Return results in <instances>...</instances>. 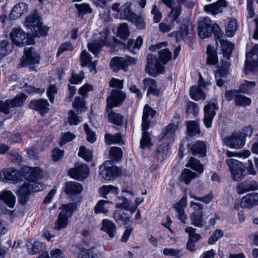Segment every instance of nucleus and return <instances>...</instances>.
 Instances as JSON below:
<instances>
[{"instance_id": "f257e3e1", "label": "nucleus", "mask_w": 258, "mask_h": 258, "mask_svg": "<svg viewBox=\"0 0 258 258\" xmlns=\"http://www.w3.org/2000/svg\"><path fill=\"white\" fill-rule=\"evenodd\" d=\"M167 42H163L150 47L151 51L158 50V59L152 54H148L147 56V64L146 67V72L153 77L159 74H164L166 64L172 58V53L166 47Z\"/></svg>"}, {"instance_id": "f03ea898", "label": "nucleus", "mask_w": 258, "mask_h": 258, "mask_svg": "<svg viewBox=\"0 0 258 258\" xmlns=\"http://www.w3.org/2000/svg\"><path fill=\"white\" fill-rule=\"evenodd\" d=\"M198 34L202 39L210 37L213 32L216 38L219 37L220 29L217 24H212L211 19L208 17L203 18L199 22Z\"/></svg>"}, {"instance_id": "7ed1b4c3", "label": "nucleus", "mask_w": 258, "mask_h": 258, "mask_svg": "<svg viewBox=\"0 0 258 258\" xmlns=\"http://www.w3.org/2000/svg\"><path fill=\"white\" fill-rule=\"evenodd\" d=\"M25 25L27 28L30 29L35 36H44L47 35L48 29L42 26L41 18L37 14L27 17L25 20Z\"/></svg>"}, {"instance_id": "20e7f679", "label": "nucleus", "mask_w": 258, "mask_h": 258, "mask_svg": "<svg viewBox=\"0 0 258 258\" xmlns=\"http://www.w3.org/2000/svg\"><path fill=\"white\" fill-rule=\"evenodd\" d=\"M43 189V185L37 181L25 182L18 192V201L22 205L26 204L31 192H37Z\"/></svg>"}, {"instance_id": "39448f33", "label": "nucleus", "mask_w": 258, "mask_h": 258, "mask_svg": "<svg viewBox=\"0 0 258 258\" xmlns=\"http://www.w3.org/2000/svg\"><path fill=\"white\" fill-rule=\"evenodd\" d=\"M77 204L76 203H70L62 206V210L59 213L57 220L55 222L54 229L57 230L66 227L68 224L69 218L76 210Z\"/></svg>"}, {"instance_id": "423d86ee", "label": "nucleus", "mask_w": 258, "mask_h": 258, "mask_svg": "<svg viewBox=\"0 0 258 258\" xmlns=\"http://www.w3.org/2000/svg\"><path fill=\"white\" fill-rule=\"evenodd\" d=\"M225 162L228 166L233 180L240 181L246 175L245 167L241 162L234 159H229L226 160Z\"/></svg>"}, {"instance_id": "0eeeda50", "label": "nucleus", "mask_w": 258, "mask_h": 258, "mask_svg": "<svg viewBox=\"0 0 258 258\" xmlns=\"http://www.w3.org/2000/svg\"><path fill=\"white\" fill-rule=\"evenodd\" d=\"M27 99L24 93H20L12 99H7L5 101H0V111L5 114L10 112L11 108L22 106Z\"/></svg>"}, {"instance_id": "6e6552de", "label": "nucleus", "mask_w": 258, "mask_h": 258, "mask_svg": "<svg viewBox=\"0 0 258 258\" xmlns=\"http://www.w3.org/2000/svg\"><path fill=\"white\" fill-rule=\"evenodd\" d=\"M83 189L82 184L75 181H69L66 183L64 191L73 201L80 203L82 201L81 193Z\"/></svg>"}, {"instance_id": "1a4fd4ad", "label": "nucleus", "mask_w": 258, "mask_h": 258, "mask_svg": "<svg viewBox=\"0 0 258 258\" xmlns=\"http://www.w3.org/2000/svg\"><path fill=\"white\" fill-rule=\"evenodd\" d=\"M137 62V58L130 56L114 57L111 60L110 66L114 72H117L120 69L126 71L128 66L136 64Z\"/></svg>"}, {"instance_id": "9d476101", "label": "nucleus", "mask_w": 258, "mask_h": 258, "mask_svg": "<svg viewBox=\"0 0 258 258\" xmlns=\"http://www.w3.org/2000/svg\"><path fill=\"white\" fill-rule=\"evenodd\" d=\"M10 37L12 41L16 45L23 46L26 44H31L33 40L28 37L27 33L23 31L20 28L13 29L10 34Z\"/></svg>"}, {"instance_id": "9b49d317", "label": "nucleus", "mask_w": 258, "mask_h": 258, "mask_svg": "<svg viewBox=\"0 0 258 258\" xmlns=\"http://www.w3.org/2000/svg\"><path fill=\"white\" fill-rule=\"evenodd\" d=\"M126 98L125 93L120 90L113 89L111 95L107 98L106 111L109 112L113 107L120 106Z\"/></svg>"}, {"instance_id": "f8f14e48", "label": "nucleus", "mask_w": 258, "mask_h": 258, "mask_svg": "<svg viewBox=\"0 0 258 258\" xmlns=\"http://www.w3.org/2000/svg\"><path fill=\"white\" fill-rule=\"evenodd\" d=\"M111 164L110 162H106L99 168L100 175L106 180L113 179L121 173L119 168L115 166H110Z\"/></svg>"}, {"instance_id": "ddd939ff", "label": "nucleus", "mask_w": 258, "mask_h": 258, "mask_svg": "<svg viewBox=\"0 0 258 258\" xmlns=\"http://www.w3.org/2000/svg\"><path fill=\"white\" fill-rule=\"evenodd\" d=\"M223 141L226 146L236 149L241 148L245 144L244 136L240 132L224 138Z\"/></svg>"}, {"instance_id": "4468645a", "label": "nucleus", "mask_w": 258, "mask_h": 258, "mask_svg": "<svg viewBox=\"0 0 258 258\" xmlns=\"http://www.w3.org/2000/svg\"><path fill=\"white\" fill-rule=\"evenodd\" d=\"M258 65V44L254 45L250 51L246 54L245 72L253 71Z\"/></svg>"}, {"instance_id": "2eb2a0df", "label": "nucleus", "mask_w": 258, "mask_h": 258, "mask_svg": "<svg viewBox=\"0 0 258 258\" xmlns=\"http://www.w3.org/2000/svg\"><path fill=\"white\" fill-rule=\"evenodd\" d=\"M209 82H205L200 75L198 86H194L190 88V94L192 98L195 100L204 99L206 97L205 91L207 87L210 85Z\"/></svg>"}, {"instance_id": "dca6fc26", "label": "nucleus", "mask_w": 258, "mask_h": 258, "mask_svg": "<svg viewBox=\"0 0 258 258\" xmlns=\"http://www.w3.org/2000/svg\"><path fill=\"white\" fill-rule=\"evenodd\" d=\"M39 60V55L35 51L34 48L31 47L25 50L24 55L22 57L19 66L24 67L28 65L38 64Z\"/></svg>"}, {"instance_id": "f3484780", "label": "nucleus", "mask_w": 258, "mask_h": 258, "mask_svg": "<svg viewBox=\"0 0 258 258\" xmlns=\"http://www.w3.org/2000/svg\"><path fill=\"white\" fill-rule=\"evenodd\" d=\"M100 37L97 40H94L88 43V48L89 51L97 55L103 46H109L108 40V34L106 32L100 33Z\"/></svg>"}, {"instance_id": "a211bd4d", "label": "nucleus", "mask_w": 258, "mask_h": 258, "mask_svg": "<svg viewBox=\"0 0 258 258\" xmlns=\"http://www.w3.org/2000/svg\"><path fill=\"white\" fill-rule=\"evenodd\" d=\"M0 177L5 182H19L22 179L23 175L18 170L14 168L4 169L0 171Z\"/></svg>"}, {"instance_id": "6ab92c4d", "label": "nucleus", "mask_w": 258, "mask_h": 258, "mask_svg": "<svg viewBox=\"0 0 258 258\" xmlns=\"http://www.w3.org/2000/svg\"><path fill=\"white\" fill-rule=\"evenodd\" d=\"M89 171L87 165L76 163L75 167L70 170L69 175L74 179L82 180L88 176Z\"/></svg>"}, {"instance_id": "aec40b11", "label": "nucleus", "mask_w": 258, "mask_h": 258, "mask_svg": "<svg viewBox=\"0 0 258 258\" xmlns=\"http://www.w3.org/2000/svg\"><path fill=\"white\" fill-rule=\"evenodd\" d=\"M218 108L217 104L213 102H209L204 107V118L203 121L207 127L209 128L211 126L214 117L215 116L216 111Z\"/></svg>"}, {"instance_id": "412c9836", "label": "nucleus", "mask_w": 258, "mask_h": 258, "mask_svg": "<svg viewBox=\"0 0 258 258\" xmlns=\"http://www.w3.org/2000/svg\"><path fill=\"white\" fill-rule=\"evenodd\" d=\"M192 27L190 22L186 21L185 23L182 24L180 26V31H174L169 34L170 36H175L177 41L183 39L186 40L190 37L192 33Z\"/></svg>"}, {"instance_id": "4be33fe9", "label": "nucleus", "mask_w": 258, "mask_h": 258, "mask_svg": "<svg viewBox=\"0 0 258 258\" xmlns=\"http://www.w3.org/2000/svg\"><path fill=\"white\" fill-rule=\"evenodd\" d=\"M48 105L47 100L37 99L31 101L29 107L31 109L37 111L40 114H44L48 112Z\"/></svg>"}, {"instance_id": "5701e85b", "label": "nucleus", "mask_w": 258, "mask_h": 258, "mask_svg": "<svg viewBox=\"0 0 258 258\" xmlns=\"http://www.w3.org/2000/svg\"><path fill=\"white\" fill-rule=\"evenodd\" d=\"M258 189V183L255 180L241 182L236 187V192L241 195L246 192Z\"/></svg>"}, {"instance_id": "b1692460", "label": "nucleus", "mask_w": 258, "mask_h": 258, "mask_svg": "<svg viewBox=\"0 0 258 258\" xmlns=\"http://www.w3.org/2000/svg\"><path fill=\"white\" fill-rule=\"evenodd\" d=\"M222 35L223 34L220 33L219 37L216 38V42H217L218 40L221 45V50L223 57L226 58L227 60H229L232 51L233 50L234 45L231 42L222 39Z\"/></svg>"}, {"instance_id": "393cba45", "label": "nucleus", "mask_w": 258, "mask_h": 258, "mask_svg": "<svg viewBox=\"0 0 258 258\" xmlns=\"http://www.w3.org/2000/svg\"><path fill=\"white\" fill-rule=\"evenodd\" d=\"M258 205V193L247 194L242 198L240 206L243 208H250Z\"/></svg>"}, {"instance_id": "a878e982", "label": "nucleus", "mask_w": 258, "mask_h": 258, "mask_svg": "<svg viewBox=\"0 0 258 258\" xmlns=\"http://www.w3.org/2000/svg\"><path fill=\"white\" fill-rule=\"evenodd\" d=\"M42 175V172L39 167H27L25 169V178L27 182L36 181L40 178Z\"/></svg>"}, {"instance_id": "bb28decb", "label": "nucleus", "mask_w": 258, "mask_h": 258, "mask_svg": "<svg viewBox=\"0 0 258 258\" xmlns=\"http://www.w3.org/2000/svg\"><path fill=\"white\" fill-rule=\"evenodd\" d=\"M188 149L194 156L203 157L206 155V145L203 141L196 142Z\"/></svg>"}, {"instance_id": "cd10ccee", "label": "nucleus", "mask_w": 258, "mask_h": 258, "mask_svg": "<svg viewBox=\"0 0 258 258\" xmlns=\"http://www.w3.org/2000/svg\"><path fill=\"white\" fill-rule=\"evenodd\" d=\"M15 203V197L9 190L3 191L0 193V205L6 204L9 207L12 208Z\"/></svg>"}, {"instance_id": "c85d7f7f", "label": "nucleus", "mask_w": 258, "mask_h": 258, "mask_svg": "<svg viewBox=\"0 0 258 258\" xmlns=\"http://www.w3.org/2000/svg\"><path fill=\"white\" fill-rule=\"evenodd\" d=\"M156 111L153 110L148 104L145 105L143 110V115L142 117V127L143 129H148L150 126V120L148 119V117L150 115L153 117L156 114Z\"/></svg>"}, {"instance_id": "c756f323", "label": "nucleus", "mask_w": 258, "mask_h": 258, "mask_svg": "<svg viewBox=\"0 0 258 258\" xmlns=\"http://www.w3.org/2000/svg\"><path fill=\"white\" fill-rule=\"evenodd\" d=\"M28 6L24 3H20L15 6L10 14V18L15 20L21 17L28 11Z\"/></svg>"}, {"instance_id": "7c9ffc66", "label": "nucleus", "mask_w": 258, "mask_h": 258, "mask_svg": "<svg viewBox=\"0 0 258 258\" xmlns=\"http://www.w3.org/2000/svg\"><path fill=\"white\" fill-rule=\"evenodd\" d=\"M177 128V124H169L163 128L160 138L162 141L171 140Z\"/></svg>"}, {"instance_id": "2f4dec72", "label": "nucleus", "mask_w": 258, "mask_h": 258, "mask_svg": "<svg viewBox=\"0 0 258 258\" xmlns=\"http://www.w3.org/2000/svg\"><path fill=\"white\" fill-rule=\"evenodd\" d=\"M226 4L225 0H219L215 4L205 6L204 10L206 12L215 15L222 12V8L226 6Z\"/></svg>"}, {"instance_id": "473e14b6", "label": "nucleus", "mask_w": 258, "mask_h": 258, "mask_svg": "<svg viewBox=\"0 0 258 258\" xmlns=\"http://www.w3.org/2000/svg\"><path fill=\"white\" fill-rule=\"evenodd\" d=\"M145 88H147V96L151 94L155 96H158L160 94L159 90L157 88L156 81L151 78H146L143 80Z\"/></svg>"}, {"instance_id": "72a5a7b5", "label": "nucleus", "mask_w": 258, "mask_h": 258, "mask_svg": "<svg viewBox=\"0 0 258 258\" xmlns=\"http://www.w3.org/2000/svg\"><path fill=\"white\" fill-rule=\"evenodd\" d=\"M102 230L106 232L109 237L113 238L116 233V227L115 224L111 221L104 219L102 220Z\"/></svg>"}, {"instance_id": "f704fd0d", "label": "nucleus", "mask_w": 258, "mask_h": 258, "mask_svg": "<svg viewBox=\"0 0 258 258\" xmlns=\"http://www.w3.org/2000/svg\"><path fill=\"white\" fill-rule=\"evenodd\" d=\"M143 44V39L141 37H138L135 41L133 39H128L126 45V48L131 53L136 54Z\"/></svg>"}, {"instance_id": "c9c22d12", "label": "nucleus", "mask_w": 258, "mask_h": 258, "mask_svg": "<svg viewBox=\"0 0 258 258\" xmlns=\"http://www.w3.org/2000/svg\"><path fill=\"white\" fill-rule=\"evenodd\" d=\"M113 218L117 223L123 225L128 224L131 221L130 218L127 217L126 214L122 211H115Z\"/></svg>"}, {"instance_id": "e433bc0d", "label": "nucleus", "mask_w": 258, "mask_h": 258, "mask_svg": "<svg viewBox=\"0 0 258 258\" xmlns=\"http://www.w3.org/2000/svg\"><path fill=\"white\" fill-rule=\"evenodd\" d=\"M13 49V45L8 40L0 42V59L11 53Z\"/></svg>"}, {"instance_id": "4c0bfd02", "label": "nucleus", "mask_w": 258, "mask_h": 258, "mask_svg": "<svg viewBox=\"0 0 258 258\" xmlns=\"http://www.w3.org/2000/svg\"><path fill=\"white\" fill-rule=\"evenodd\" d=\"M203 217V213H192L190 217L191 224L196 227H203L206 223Z\"/></svg>"}, {"instance_id": "58836bf2", "label": "nucleus", "mask_w": 258, "mask_h": 258, "mask_svg": "<svg viewBox=\"0 0 258 258\" xmlns=\"http://www.w3.org/2000/svg\"><path fill=\"white\" fill-rule=\"evenodd\" d=\"M73 250L78 254V258H94L92 252H90V249H86L85 248L82 247L79 245L73 246Z\"/></svg>"}, {"instance_id": "ea45409f", "label": "nucleus", "mask_w": 258, "mask_h": 258, "mask_svg": "<svg viewBox=\"0 0 258 258\" xmlns=\"http://www.w3.org/2000/svg\"><path fill=\"white\" fill-rule=\"evenodd\" d=\"M112 203L109 201L100 200L98 202L96 205L94 207L95 213H107L108 211V207L107 206V205H110Z\"/></svg>"}, {"instance_id": "a19ab883", "label": "nucleus", "mask_w": 258, "mask_h": 258, "mask_svg": "<svg viewBox=\"0 0 258 258\" xmlns=\"http://www.w3.org/2000/svg\"><path fill=\"white\" fill-rule=\"evenodd\" d=\"M168 151V144L164 143L160 145L156 150V158L160 161H163L167 157Z\"/></svg>"}, {"instance_id": "79ce46f5", "label": "nucleus", "mask_w": 258, "mask_h": 258, "mask_svg": "<svg viewBox=\"0 0 258 258\" xmlns=\"http://www.w3.org/2000/svg\"><path fill=\"white\" fill-rule=\"evenodd\" d=\"M100 196L103 198H107V195L109 193L117 195L118 193V188L113 185H103L99 188Z\"/></svg>"}, {"instance_id": "37998d69", "label": "nucleus", "mask_w": 258, "mask_h": 258, "mask_svg": "<svg viewBox=\"0 0 258 258\" xmlns=\"http://www.w3.org/2000/svg\"><path fill=\"white\" fill-rule=\"evenodd\" d=\"M207 62L209 64H215L218 61L217 52L215 49L210 45L207 49Z\"/></svg>"}, {"instance_id": "c03bdc74", "label": "nucleus", "mask_w": 258, "mask_h": 258, "mask_svg": "<svg viewBox=\"0 0 258 258\" xmlns=\"http://www.w3.org/2000/svg\"><path fill=\"white\" fill-rule=\"evenodd\" d=\"M187 132L189 136L193 137L200 134L199 124L195 121H187Z\"/></svg>"}, {"instance_id": "a18cd8bd", "label": "nucleus", "mask_w": 258, "mask_h": 258, "mask_svg": "<svg viewBox=\"0 0 258 258\" xmlns=\"http://www.w3.org/2000/svg\"><path fill=\"white\" fill-rule=\"evenodd\" d=\"M197 175V173H194L189 169H185L180 175V180L187 184L190 182L192 179L196 178Z\"/></svg>"}, {"instance_id": "49530a36", "label": "nucleus", "mask_w": 258, "mask_h": 258, "mask_svg": "<svg viewBox=\"0 0 258 258\" xmlns=\"http://www.w3.org/2000/svg\"><path fill=\"white\" fill-rule=\"evenodd\" d=\"M186 166L190 167L200 174L203 172V166L202 164H201L199 160L195 158L190 157Z\"/></svg>"}, {"instance_id": "de8ad7c7", "label": "nucleus", "mask_w": 258, "mask_h": 258, "mask_svg": "<svg viewBox=\"0 0 258 258\" xmlns=\"http://www.w3.org/2000/svg\"><path fill=\"white\" fill-rule=\"evenodd\" d=\"M108 113L109 121L117 125H121L122 123L123 116L120 114L111 112V110Z\"/></svg>"}, {"instance_id": "09e8293b", "label": "nucleus", "mask_w": 258, "mask_h": 258, "mask_svg": "<svg viewBox=\"0 0 258 258\" xmlns=\"http://www.w3.org/2000/svg\"><path fill=\"white\" fill-rule=\"evenodd\" d=\"M42 247V243L38 241H34L32 243L27 244V249L29 253L31 255L37 253Z\"/></svg>"}, {"instance_id": "8fccbe9b", "label": "nucleus", "mask_w": 258, "mask_h": 258, "mask_svg": "<svg viewBox=\"0 0 258 258\" xmlns=\"http://www.w3.org/2000/svg\"><path fill=\"white\" fill-rule=\"evenodd\" d=\"M251 100L249 98L240 94L236 97L235 103L236 105L246 106L249 105L251 103Z\"/></svg>"}, {"instance_id": "3c124183", "label": "nucleus", "mask_w": 258, "mask_h": 258, "mask_svg": "<svg viewBox=\"0 0 258 258\" xmlns=\"http://www.w3.org/2000/svg\"><path fill=\"white\" fill-rule=\"evenodd\" d=\"M73 107L78 111H83L86 110L85 101L83 98L76 97L73 102Z\"/></svg>"}, {"instance_id": "603ef678", "label": "nucleus", "mask_w": 258, "mask_h": 258, "mask_svg": "<svg viewBox=\"0 0 258 258\" xmlns=\"http://www.w3.org/2000/svg\"><path fill=\"white\" fill-rule=\"evenodd\" d=\"M196 229L187 226L185 229V231L189 235L188 240L194 242H196L201 238V235L199 234L196 233Z\"/></svg>"}, {"instance_id": "864d4df0", "label": "nucleus", "mask_w": 258, "mask_h": 258, "mask_svg": "<svg viewBox=\"0 0 258 258\" xmlns=\"http://www.w3.org/2000/svg\"><path fill=\"white\" fill-rule=\"evenodd\" d=\"M147 130L148 129H143L142 128L143 135L142 139L140 141L141 147L142 148L149 147L151 145L150 135L147 131Z\"/></svg>"}, {"instance_id": "5fc2aeb1", "label": "nucleus", "mask_w": 258, "mask_h": 258, "mask_svg": "<svg viewBox=\"0 0 258 258\" xmlns=\"http://www.w3.org/2000/svg\"><path fill=\"white\" fill-rule=\"evenodd\" d=\"M256 83L254 81H245L239 86L240 91L242 93H248L255 86Z\"/></svg>"}, {"instance_id": "6e6d98bb", "label": "nucleus", "mask_w": 258, "mask_h": 258, "mask_svg": "<svg viewBox=\"0 0 258 258\" xmlns=\"http://www.w3.org/2000/svg\"><path fill=\"white\" fill-rule=\"evenodd\" d=\"M78 155L87 162L90 161L92 158V152L89 150L86 149L84 146L80 147Z\"/></svg>"}, {"instance_id": "4d7b16f0", "label": "nucleus", "mask_w": 258, "mask_h": 258, "mask_svg": "<svg viewBox=\"0 0 258 258\" xmlns=\"http://www.w3.org/2000/svg\"><path fill=\"white\" fill-rule=\"evenodd\" d=\"M181 14V8L180 6H176L171 9V11L168 15L170 21L173 23L177 22V18Z\"/></svg>"}, {"instance_id": "13d9d810", "label": "nucleus", "mask_w": 258, "mask_h": 258, "mask_svg": "<svg viewBox=\"0 0 258 258\" xmlns=\"http://www.w3.org/2000/svg\"><path fill=\"white\" fill-rule=\"evenodd\" d=\"M132 21L138 29H144L145 28L146 23L143 17L137 14H134L132 15Z\"/></svg>"}, {"instance_id": "bf43d9fd", "label": "nucleus", "mask_w": 258, "mask_h": 258, "mask_svg": "<svg viewBox=\"0 0 258 258\" xmlns=\"http://www.w3.org/2000/svg\"><path fill=\"white\" fill-rule=\"evenodd\" d=\"M109 155L112 160L118 161L121 158L122 151L118 147H113L110 149Z\"/></svg>"}, {"instance_id": "052dcab7", "label": "nucleus", "mask_w": 258, "mask_h": 258, "mask_svg": "<svg viewBox=\"0 0 258 258\" xmlns=\"http://www.w3.org/2000/svg\"><path fill=\"white\" fill-rule=\"evenodd\" d=\"M118 35L122 39H125L129 35V29L125 23L121 24L118 27L117 29Z\"/></svg>"}, {"instance_id": "680f3d73", "label": "nucleus", "mask_w": 258, "mask_h": 258, "mask_svg": "<svg viewBox=\"0 0 258 258\" xmlns=\"http://www.w3.org/2000/svg\"><path fill=\"white\" fill-rule=\"evenodd\" d=\"M163 253L165 255L173 256L176 258H179L183 255L181 250L173 248H165L163 249Z\"/></svg>"}, {"instance_id": "e2e57ef3", "label": "nucleus", "mask_w": 258, "mask_h": 258, "mask_svg": "<svg viewBox=\"0 0 258 258\" xmlns=\"http://www.w3.org/2000/svg\"><path fill=\"white\" fill-rule=\"evenodd\" d=\"M236 23V20L232 19L229 21L226 31V34L228 36L232 37L233 36L237 29Z\"/></svg>"}, {"instance_id": "0e129e2a", "label": "nucleus", "mask_w": 258, "mask_h": 258, "mask_svg": "<svg viewBox=\"0 0 258 258\" xmlns=\"http://www.w3.org/2000/svg\"><path fill=\"white\" fill-rule=\"evenodd\" d=\"M92 60V57L90 54L86 51L83 50L80 55V61L82 67H85L88 65Z\"/></svg>"}, {"instance_id": "69168bd1", "label": "nucleus", "mask_w": 258, "mask_h": 258, "mask_svg": "<svg viewBox=\"0 0 258 258\" xmlns=\"http://www.w3.org/2000/svg\"><path fill=\"white\" fill-rule=\"evenodd\" d=\"M81 121V118L71 110L68 112V122L70 125H77Z\"/></svg>"}, {"instance_id": "338daca9", "label": "nucleus", "mask_w": 258, "mask_h": 258, "mask_svg": "<svg viewBox=\"0 0 258 258\" xmlns=\"http://www.w3.org/2000/svg\"><path fill=\"white\" fill-rule=\"evenodd\" d=\"M75 7L78 10L79 15H84L88 13H91L92 11L88 4H76Z\"/></svg>"}, {"instance_id": "774afa93", "label": "nucleus", "mask_w": 258, "mask_h": 258, "mask_svg": "<svg viewBox=\"0 0 258 258\" xmlns=\"http://www.w3.org/2000/svg\"><path fill=\"white\" fill-rule=\"evenodd\" d=\"M118 200L121 201V202L116 204L115 207L116 208L124 210H130V202L126 198L124 197L118 198Z\"/></svg>"}]
</instances>
